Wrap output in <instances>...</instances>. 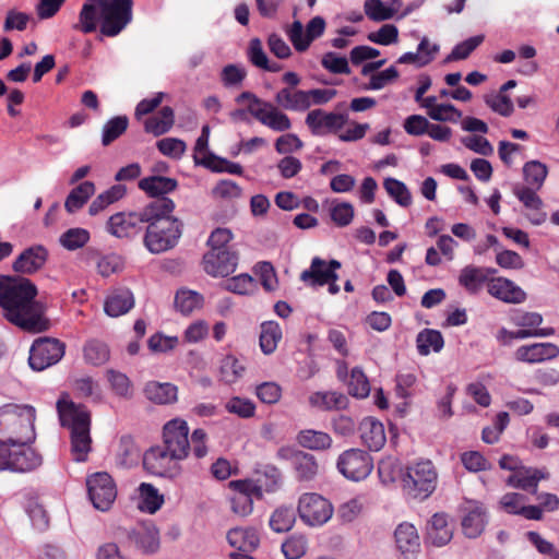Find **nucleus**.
<instances>
[{"mask_svg":"<svg viewBox=\"0 0 559 559\" xmlns=\"http://www.w3.org/2000/svg\"><path fill=\"white\" fill-rule=\"evenodd\" d=\"M229 545L236 549L237 554L249 555L259 546L260 538L253 528L235 527L227 533Z\"/></svg>","mask_w":559,"mask_h":559,"instance_id":"26","label":"nucleus"},{"mask_svg":"<svg viewBox=\"0 0 559 559\" xmlns=\"http://www.w3.org/2000/svg\"><path fill=\"white\" fill-rule=\"evenodd\" d=\"M323 68L335 74H349L350 69L345 57L337 56L335 52H326L321 60Z\"/></svg>","mask_w":559,"mask_h":559,"instance_id":"59","label":"nucleus"},{"mask_svg":"<svg viewBox=\"0 0 559 559\" xmlns=\"http://www.w3.org/2000/svg\"><path fill=\"white\" fill-rule=\"evenodd\" d=\"M298 443L310 450H326L332 445V438L323 431L302 430L297 436Z\"/></svg>","mask_w":559,"mask_h":559,"instance_id":"37","label":"nucleus"},{"mask_svg":"<svg viewBox=\"0 0 559 559\" xmlns=\"http://www.w3.org/2000/svg\"><path fill=\"white\" fill-rule=\"evenodd\" d=\"M486 523L485 511L480 506H475L464 516L462 528L464 534L469 538H475L481 534Z\"/></svg>","mask_w":559,"mask_h":559,"instance_id":"36","label":"nucleus"},{"mask_svg":"<svg viewBox=\"0 0 559 559\" xmlns=\"http://www.w3.org/2000/svg\"><path fill=\"white\" fill-rule=\"evenodd\" d=\"M37 287L23 276L0 275V307L3 317L29 333H41L50 328L47 307L36 300Z\"/></svg>","mask_w":559,"mask_h":559,"instance_id":"1","label":"nucleus"},{"mask_svg":"<svg viewBox=\"0 0 559 559\" xmlns=\"http://www.w3.org/2000/svg\"><path fill=\"white\" fill-rule=\"evenodd\" d=\"M548 175V168L545 164L539 160H530L523 166L524 180L527 183L526 187L539 190Z\"/></svg>","mask_w":559,"mask_h":559,"instance_id":"38","label":"nucleus"},{"mask_svg":"<svg viewBox=\"0 0 559 559\" xmlns=\"http://www.w3.org/2000/svg\"><path fill=\"white\" fill-rule=\"evenodd\" d=\"M127 192L126 186L123 185H115L110 187L108 190L98 194L96 199L91 203L88 207V213L91 215H96L103 210H105L108 205L119 201L124 197Z\"/></svg>","mask_w":559,"mask_h":559,"instance_id":"35","label":"nucleus"},{"mask_svg":"<svg viewBox=\"0 0 559 559\" xmlns=\"http://www.w3.org/2000/svg\"><path fill=\"white\" fill-rule=\"evenodd\" d=\"M275 103L283 109L290 111H306L309 109L306 91L284 87L275 95Z\"/></svg>","mask_w":559,"mask_h":559,"instance_id":"28","label":"nucleus"},{"mask_svg":"<svg viewBox=\"0 0 559 559\" xmlns=\"http://www.w3.org/2000/svg\"><path fill=\"white\" fill-rule=\"evenodd\" d=\"M309 402L312 406L322 409H338L346 406L347 397L337 392H316L310 395Z\"/></svg>","mask_w":559,"mask_h":559,"instance_id":"41","label":"nucleus"},{"mask_svg":"<svg viewBox=\"0 0 559 559\" xmlns=\"http://www.w3.org/2000/svg\"><path fill=\"white\" fill-rule=\"evenodd\" d=\"M437 480L438 474L432 462L426 460L407 467L403 485L411 497L424 500L435 491Z\"/></svg>","mask_w":559,"mask_h":559,"instance_id":"6","label":"nucleus"},{"mask_svg":"<svg viewBox=\"0 0 559 559\" xmlns=\"http://www.w3.org/2000/svg\"><path fill=\"white\" fill-rule=\"evenodd\" d=\"M84 359L93 366H100L108 361L110 352L108 346L100 341L91 340L83 348Z\"/></svg>","mask_w":559,"mask_h":559,"instance_id":"43","label":"nucleus"},{"mask_svg":"<svg viewBox=\"0 0 559 559\" xmlns=\"http://www.w3.org/2000/svg\"><path fill=\"white\" fill-rule=\"evenodd\" d=\"M359 433L361 442L371 451H379L385 444L384 427L373 417H366L361 420Z\"/></svg>","mask_w":559,"mask_h":559,"instance_id":"23","label":"nucleus"},{"mask_svg":"<svg viewBox=\"0 0 559 559\" xmlns=\"http://www.w3.org/2000/svg\"><path fill=\"white\" fill-rule=\"evenodd\" d=\"M189 428L185 420L173 419L164 426V447L169 451L173 457L183 460L188 456L190 440L188 438Z\"/></svg>","mask_w":559,"mask_h":559,"instance_id":"12","label":"nucleus"},{"mask_svg":"<svg viewBox=\"0 0 559 559\" xmlns=\"http://www.w3.org/2000/svg\"><path fill=\"white\" fill-rule=\"evenodd\" d=\"M212 194L216 199L234 200L241 195V188L231 180H221L213 188Z\"/></svg>","mask_w":559,"mask_h":559,"instance_id":"62","label":"nucleus"},{"mask_svg":"<svg viewBox=\"0 0 559 559\" xmlns=\"http://www.w3.org/2000/svg\"><path fill=\"white\" fill-rule=\"evenodd\" d=\"M487 290L489 295L507 304H521L526 299L525 292L504 277L490 278L487 282Z\"/></svg>","mask_w":559,"mask_h":559,"instance_id":"19","label":"nucleus"},{"mask_svg":"<svg viewBox=\"0 0 559 559\" xmlns=\"http://www.w3.org/2000/svg\"><path fill=\"white\" fill-rule=\"evenodd\" d=\"M178 461L164 445L153 447L143 455L144 467L150 473L159 476L169 474Z\"/></svg>","mask_w":559,"mask_h":559,"instance_id":"17","label":"nucleus"},{"mask_svg":"<svg viewBox=\"0 0 559 559\" xmlns=\"http://www.w3.org/2000/svg\"><path fill=\"white\" fill-rule=\"evenodd\" d=\"M251 115L262 124L277 132L287 131L292 128L289 117L269 102H265L261 108L252 107Z\"/></svg>","mask_w":559,"mask_h":559,"instance_id":"21","label":"nucleus"},{"mask_svg":"<svg viewBox=\"0 0 559 559\" xmlns=\"http://www.w3.org/2000/svg\"><path fill=\"white\" fill-rule=\"evenodd\" d=\"M559 355V347L552 343H534L522 345L514 352L518 361L526 364H538L554 359Z\"/></svg>","mask_w":559,"mask_h":559,"instance_id":"20","label":"nucleus"},{"mask_svg":"<svg viewBox=\"0 0 559 559\" xmlns=\"http://www.w3.org/2000/svg\"><path fill=\"white\" fill-rule=\"evenodd\" d=\"M282 338V330L276 322L269 321L261 325L260 346L264 354H272Z\"/></svg>","mask_w":559,"mask_h":559,"instance_id":"39","label":"nucleus"},{"mask_svg":"<svg viewBox=\"0 0 559 559\" xmlns=\"http://www.w3.org/2000/svg\"><path fill=\"white\" fill-rule=\"evenodd\" d=\"M48 258L43 246H33L25 249L13 262L12 269L20 274H33L40 270Z\"/></svg>","mask_w":559,"mask_h":559,"instance_id":"22","label":"nucleus"},{"mask_svg":"<svg viewBox=\"0 0 559 559\" xmlns=\"http://www.w3.org/2000/svg\"><path fill=\"white\" fill-rule=\"evenodd\" d=\"M34 420L35 409L32 406H9V414L4 420L5 439L1 441L32 444L36 438Z\"/></svg>","mask_w":559,"mask_h":559,"instance_id":"5","label":"nucleus"},{"mask_svg":"<svg viewBox=\"0 0 559 559\" xmlns=\"http://www.w3.org/2000/svg\"><path fill=\"white\" fill-rule=\"evenodd\" d=\"M238 257L228 250H210L204 254V271L212 276H228L237 266Z\"/></svg>","mask_w":559,"mask_h":559,"instance_id":"16","label":"nucleus"},{"mask_svg":"<svg viewBox=\"0 0 559 559\" xmlns=\"http://www.w3.org/2000/svg\"><path fill=\"white\" fill-rule=\"evenodd\" d=\"M308 543L302 535H293L282 545V551L287 559H299L307 551Z\"/></svg>","mask_w":559,"mask_h":559,"instance_id":"56","label":"nucleus"},{"mask_svg":"<svg viewBox=\"0 0 559 559\" xmlns=\"http://www.w3.org/2000/svg\"><path fill=\"white\" fill-rule=\"evenodd\" d=\"M224 287L231 293L247 295L255 290L257 283L250 275L240 274L226 281Z\"/></svg>","mask_w":559,"mask_h":559,"instance_id":"54","label":"nucleus"},{"mask_svg":"<svg viewBox=\"0 0 559 559\" xmlns=\"http://www.w3.org/2000/svg\"><path fill=\"white\" fill-rule=\"evenodd\" d=\"M354 217V207L350 203L341 202L331 207V218L337 226H347Z\"/></svg>","mask_w":559,"mask_h":559,"instance_id":"63","label":"nucleus"},{"mask_svg":"<svg viewBox=\"0 0 559 559\" xmlns=\"http://www.w3.org/2000/svg\"><path fill=\"white\" fill-rule=\"evenodd\" d=\"M128 123L126 116H118L107 121L103 128V145L107 146L118 139L127 130Z\"/></svg>","mask_w":559,"mask_h":559,"instance_id":"49","label":"nucleus"},{"mask_svg":"<svg viewBox=\"0 0 559 559\" xmlns=\"http://www.w3.org/2000/svg\"><path fill=\"white\" fill-rule=\"evenodd\" d=\"M296 521L293 508L280 507L270 518V527L276 533H286L292 530Z\"/></svg>","mask_w":559,"mask_h":559,"instance_id":"44","label":"nucleus"},{"mask_svg":"<svg viewBox=\"0 0 559 559\" xmlns=\"http://www.w3.org/2000/svg\"><path fill=\"white\" fill-rule=\"evenodd\" d=\"M496 270L483 269L476 266H466L461 271L459 282L471 294H476L480 290L483 284L488 282V274H493Z\"/></svg>","mask_w":559,"mask_h":559,"instance_id":"30","label":"nucleus"},{"mask_svg":"<svg viewBox=\"0 0 559 559\" xmlns=\"http://www.w3.org/2000/svg\"><path fill=\"white\" fill-rule=\"evenodd\" d=\"M175 203L169 198L155 199L143 207L145 224L144 245L154 254L173 249L182 235L183 224L173 216Z\"/></svg>","mask_w":559,"mask_h":559,"instance_id":"2","label":"nucleus"},{"mask_svg":"<svg viewBox=\"0 0 559 559\" xmlns=\"http://www.w3.org/2000/svg\"><path fill=\"white\" fill-rule=\"evenodd\" d=\"M41 464V456L31 444L0 441V472H31Z\"/></svg>","mask_w":559,"mask_h":559,"instance_id":"4","label":"nucleus"},{"mask_svg":"<svg viewBox=\"0 0 559 559\" xmlns=\"http://www.w3.org/2000/svg\"><path fill=\"white\" fill-rule=\"evenodd\" d=\"M245 366L234 356H226L221 364V379L227 384H233L242 377Z\"/></svg>","mask_w":559,"mask_h":559,"instance_id":"48","label":"nucleus"},{"mask_svg":"<svg viewBox=\"0 0 559 559\" xmlns=\"http://www.w3.org/2000/svg\"><path fill=\"white\" fill-rule=\"evenodd\" d=\"M332 503L316 492L304 493L299 498L298 513L300 519L310 526H321L333 515Z\"/></svg>","mask_w":559,"mask_h":559,"instance_id":"8","label":"nucleus"},{"mask_svg":"<svg viewBox=\"0 0 559 559\" xmlns=\"http://www.w3.org/2000/svg\"><path fill=\"white\" fill-rule=\"evenodd\" d=\"M175 122L174 110L165 106L156 117H151L145 120L144 129L146 132L154 135H162L170 130Z\"/></svg>","mask_w":559,"mask_h":559,"instance_id":"33","label":"nucleus"},{"mask_svg":"<svg viewBox=\"0 0 559 559\" xmlns=\"http://www.w3.org/2000/svg\"><path fill=\"white\" fill-rule=\"evenodd\" d=\"M340 267L341 262L337 260L326 262L323 259L316 257L312 259L310 267L300 274V280L312 287L323 286L328 282L338 280L335 271Z\"/></svg>","mask_w":559,"mask_h":559,"instance_id":"15","label":"nucleus"},{"mask_svg":"<svg viewBox=\"0 0 559 559\" xmlns=\"http://www.w3.org/2000/svg\"><path fill=\"white\" fill-rule=\"evenodd\" d=\"M139 490L141 497L140 509L148 513H155L163 504V497L151 484H141Z\"/></svg>","mask_w":559,"mask_h":559,"instance_id":"45","label":"nucleus"},{"mask_svg":"<svg viewBox=\"0 0 559 559\" xmlns=\"http://www.w3.org/2000/svg\"><path fill=\"white\" fill-rule=\"evenodd\" d=\"M147 400L155 404H170L177 401L178 389L171 383L151 381L144 388Z\"/></svg>","mask_w":559,"mask_h":559,"instance_id":"29","label":"nucleus"},{"mask_svg":"<svg viewBox=\"0 0 559 559\" xmlns=\"http://www.w3.org/2000/svg\"><path fill=\"white\" fill-rule=\"evenodd\" d=\"M225 408L228 413L249 418L254 415L255 406L250 400L235 396L226 402Z\"/></svg>","mask_w":559,"mask_h":559,"instance_id":"58","label":"nucleus"},{"mask_svg":"<svg viewBox=\"0 0 559 559\" xmlns=\"http://www.w3.org/2000/svg\"><path fill=\"white\" fill-rule=\"evenodd\" d=\"M123 269V261L117 254H108L102 257L97 262V271L104 276L108 277L111 274L118 273Z\"/></svg>","mask_w":559,"mask_h":559,"instance_id":"64","label":"nucleus"},{"mask_svg":"<svg viewBox=\"0 0 559 559\" xmlns=\"http://www.w3.org/2000/svg\"><path fill=\"white\" fill-rule=\"evenodd\" d=\"M462 111L454 105L440 104V106L430 111L428 117L435 121L456 123L462 119Z\"/></svg>","mask_w":559,"mask_h":559,"instance_id":"57","label":"nucleus"},{"mask_svg":"<svg viewBox=\"0 0 559 559\" xmlns=\"http://www.w3.org/2000/svg\"><path fill=\"white\" fill-rule=\"evenodd\" d=\"M348 385V393L355 397L364 399L367 397L370 393V384L366 377L359 368H354L350 372Z\"/></svg>","mask_w":559,"mask_h":559,"instance_id":"50","label":"nucleus"},{"mask_svg":"<svg viewBox=\"0 0 559 559\" xmlns=\"http://www.w3.org/2000/svg\"><path fill=\"white\" fill-rule=\"evenodd\" d=\"M486 104L496 112L508 117L513 112V104L509 96L504 94L488 95L485 97Z\"/></svg>","mask_w":559,"mask_h":559,"instance_id":"60","label":"nucleus"},{"mask_svg":"<svg viewBox=\"0 0 559 559\" xmlns=\"http://www.w3.org/2000/svg\"><path fill=\"white\" fill-rule=\"evenodd\" d=\"M95 193V185L92 181H84L74 188L66 199L64 207L69 213H74L87 202Z\"/></svg>","mask_w":559,"mask_h":559,"instance_id":"32","label":"nucleus"},{"mask_svg":"<svg viewBox=\"0 0 559 559\" xmlns=\"http://www.w3.org/2000/svg\"><path fill=\"white\" fill-rule=\"evenodd\" d=\"M96 4L97 3L93 1L83 4L79 14V22L73 26L75 29L87 34L94 32L97 28L102 13H98Z\"/></svg>","mask_w":559,"mask_h":559,"instance_id":"40","label":"nucleus"},{"mask_svg":"<svg viewBox=\"0 0 559 559\" xmlns=\"http://www.w3.org/2000/svg\"><path fill=\"white\" fill-rule=\"evenodd\" d=\"M88 497L95 509L108 511L116 497L117 489L111 476L105 472L91 475L86 480Z\"/></svg>","mask_w":559,"mask_h":559,"instance_id":"10","label":"nucleus"},{"mask_svg":"<svg viewBox=\"0 0 559 559\" xmlns=\"http://www.w3.org/2000/svg\"><path fill=\"white\" fill-rule=\"evenodd\" d=\"M384 189L401 206H408L412 203V195L407 187L400 180L388 178L384 180Z\"/></svg>","mask_w":559,"mask_h":559,"instance_id":"51","label":"nucleus"},{"mask_svg":"<svg viewBox=\"0 0 559 559\" xmlns=\"http://www.w3.org/2000/svg\"><path fill=\"white\" fill-rule=\"evenodd\" d=\"M134 306V296L129 288L120 287L114 289L106 298L104 310L112 318L129 312Z\"/></svg>","mask_w":559,"mask_h":559,"instance_id":"25","label":"nucleus"},{"mask_svg":"<svg viewBox=\"0 0 559 559\" xmlns=\"http://www.w3.org/2000/svg\"><path fill=\"white\" fill-rule=\"evenodd\" d=\"M305 122L312 134L325 135L341 130L347 123V116L326 112L322 109H313L307 114Z\"/></svg>","mask_w":559,"mask_h":559,"instance_id":"13","label":"nucleus"},{"mask_svg":"<svg viewBox=\"0 0 559 559\" xmlns=\"http://www.w3.org/2000/svg\"><path fill=\"white\" fill-rule=\"evenodd\" d=\"M90 240V233L84 228H71L60 236V243L68 250L82 248Z\"/></svg>","mask_w":559,"mask_h":559,"instance_id":"52","label":"nucleus"},{"mask_svg":"<svg viewBox=\"0 0 559 559\" xmlns=\"http://www.w3.org/2000/svg\"><path fill=\"white\" fill-rule=\"evenodd\" d=\"M394 539L402 555H414L420 547V538L416 527L408 522H403L394 531Z\"/></svg>","mask_w":559,"mask_h":559,"instance_id":"27","label":"nucleus"},{"mask_svg":"<svg viewBox=\"0 0 559 559\" xmlns=\"http://www.w3.org/2000/svg\"><path fill=\"white\" fill-rule=\"evenodd\" d=\"M128 539L143 555H153L159 550V531L153 522L138 524L128 534Z\"/></svg>","mask_w":559,"mask_h":559,"instance_id":"14","label":"nucleus"},{"mask_svg":"<svg viewBox=\"0 0 559 559\" xmlns=\"http://www.w3.org/2000/svg\"><path fill=\"white\" fill-rule=\"evenodd\" d=\"M336 467L345 478L359 481L370 475L373 469V461L366 451L353 448L338 455Z\"/></svg>","mask_w":559,"mask_h":559,"instance_id":"7","label":"nucleus"},{"mask_svg":"<svg viewBox=\"0 0 559 559\" xmlns=\"http://www.w3.org/2000/svg\"><path fill=\"white\" fill-rule=\"evenodd\" d=\"M418 353L423 356L429 355L431 352H440L444 341L442 334L437 330L425 329L416 338Z\"/></svg>","mask_w":559,"mask_h":559,"instance_id":"34","label":"nucleus"},{"mask_svg":"<svg viewBox=\"0 0 559 559\" xmlns=\"http://www.w3.org/2000/svg\"><path fill=\"white\" fill-rule=\"evenodd\" d=\"M453 536V525L444 513H436L427 526V542L433 546L447 545Z\"/></svg>","mask_w":559,"mask_h":559,"instance_id":"24","label":"nucleus"},{"mask_svg":"<svg viewBox=\"0 0 559 559\" xmlns=\"http://www.w3.org/2000/svg\"><path fill=\"white\" fill-rule=\"evenodd\" d=\"M178 182L174 178L151 176L139 181V188L150 197L156 198L176 190Z\"/></svg>","mask_w":559,"mask_h":559,"instance_id":"31","label":"nucleus"},{"mask_svg":"<svg viewBox=\"0 0 559 559\" xmlns=\"http://www.w3.org/2000/svg\"><path fill=\"white\" fill-rule=\"evenodd\" d=\"M203 297L192 290H179L175 297L177 309L183 314H189L202 307Z\"/></svg>","mask_w":559,"mask_h":559,"instance_id":"47","label":"nucleus"},{"mask_svg":"<svg viewBox=\"0 0 559 559\" xmlns=\"http://www.w3.org/2000/svg\"><path fill=\"white\" fill-rule=\"evenodd\" d=\"M140 459V451L129 437H123L120 440L119 449L117 452V460L122 467H131L138 463Z\"/></svg>","mask_w":559,"mask_h":559,"instance_id":"46","label":"nucleus"},{"mask_svg":"<svg viewBox=\"0 0 559 559\" xmlns=\"http://www.w3.org/2000/svg\"><path fill=\"white\" fill-rule=\"evenodd\" d=\"M142 223H145L143 209L138 212H119L109 217L107 230L118 238L128 237L135 231Z\"/></svg>","mask_w":559,"mask_h":559,"instance_id":"18","label":"nucleus"},{"mask_svg":"<svg viewBox=\"0 0 559 559\" xmlns=\"http://www.w3.org/2000/svg\"><path fill=\"white\" fill-rule=\"evenodd\" d=\"M366 15L376 22H382L392 19L394 9L385 5L381 0H366L364 4Z\"/></svg>","mask_w":559,"mask_h":559,"instance_id":"53","label":"nucleus"},{"mask_svg":"<svg viewBox=\"0 0 559 559\" xmlns=\"http://www.w3.org/2000/svg\"><path fill=\"white\" fill-rule=\"evenodd\" d=\"M461 462L467 471L474 473L490 468L488 461L477 451L464 452L461 455Z\"/></svg>","mask_w":559,"mask_h":559,"instance_id":"61","label":"nucleus"},{"mask_svg":"<svg viewBox=\"0 0 559 559\" xmlns=\"http://www.w3.org/2000/svg\"><path fill=\"white\" fill-rule=\"evenodd\" d=\"M483 40L484 36L477 35L457 44L445 58V62L466 59L472 51L483 43Z\"/></svg>","mask_w":559,"mask_h":559,"instance_id":"55","label":"nucleus"},{"mask_svg":"<svg viewBox=\"0 0 559 559\" xmlns=\"http://www.w3.org/2000/svg\"><path fill=\"white\" fill-rule=\"evenodd\" d=\"M57 409L63 427L70 430L71 455L76 462H85L92 450L91 413L82 404L66 397L57 402Z\"/></svg>","mask_w":559,"mask_h":559,"instance_id":"3","label":"nucleus"},{"mask_svg":"<svg viewBox=\"0 0 559 559\" xmlns=\"http://www.w3.org/2000/svg\"><path fill=\"white\" fill-rule=\"evenodd\" d=\"M66 345L51 337L36 340L29 352L28 362L32 369L41 371L57 364L64 355Z\"/></svg>","mask_w":559,"mask_h":559,"instance_id":"9","label":"nucleus"},{"mask_svg":"<svg viewBox=\"0 0 559 559\" xmlns=\"http://www.w3.org/2000/svg\"><path fill=\"white\" fill-rule=\"evenodd\" d=\"M295 472L300 480H310L318 474V463L312 454L298 452L295 454Z\"/></svg>","mask_w":559,"mask_h":559,"instance_id":"42","label":"nucleus"},{"mask_svg":"<svg viewBox=\"0 0 559 559\" xmlns=\"http://www.w3.org/2000/svg\"><path fill=\"white\" fill-rule=\"evenodd\" d=\"M229 487L234 490L230 497V507L234 514L247 516L253 510V499L262 498V488L254 480H231Z\"/></svg>","mask_w":559,"mask_h":559,"instance_id":"11","label":"nucleus"}]
</instances>
